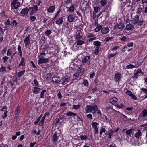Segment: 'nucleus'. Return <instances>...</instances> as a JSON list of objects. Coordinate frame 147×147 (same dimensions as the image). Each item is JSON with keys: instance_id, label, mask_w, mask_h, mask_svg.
<instances>
[{"instance_id": "obj_37", "label": "nucleus", "mask_w": 147, "mask_h": 147, "mask_svg": "<svg viewBox=\"0 0 147 147\" xmlns=\"http://www.w3.org/2000/svg\"><path fill=\"white\" fill-rule=\"evenodd\" d=\"M76 38L77 40H80L82 36L80 35L79 32H77Z\"/></svg>"}, {"instance_id": "obj_33", "label": "nucleus", "mask_w": 147, "mask_h": 147, "mask_svg": "<svg viewBox=\"0 0 147 147\" xmlns=\"http://www.w3.org/2000/svg\"><path fill=\"white\" fill-rule=\"evenodd\" d=\"M80 138L81 139V140H85L86 139L87 137V136L86 135H83V134H82L80 136Z\"/></svg>"}, {"instance_id": "obj_9", "label": "nucleus", "mask_w": 147, "mask_h": 147, "mask_svg": "<svg viewBox=\"0 0 147 147\" xmlns=\"http://www.w3.org/2000/svg\"><path fill=\"white\" fill-rule=\"evenodd\" d=\"M76 16L72 14L69 15L67 17V20L70 22H72L75 21Z\"/></svg>"}, {"instance_id": "obj_31", "label": "nucleus", "mask_w": 147, "mask_h": 147, "mask_svg": "<svg viewBox=\"0 0 147 147\" xmlns=\"http://www.w3.org/2000/svg\"><path fill=\"white\" fill-rule=\"evenodd\" d=\"M51 33V30H47L45 33V34L47 36H49L50 34Z\"/></svg>"}, {"instance_id": "obj_20", "label": "nucleus", "mask_w": 147, "mask_h": 147, "mask_svg": "<svg viewBox=\"0 0 147 147\" xmlns=\"http://www.w3.org/2000/svg\"><path fill=\"white\" fill-rule=\"evenodd\" d=\"M40 90V88L38 87H34L33 91V93L35 94H38L39 93Z\"/></svg>"}, {"instance_id": "obj_40", "label": "nucleus", "mask_w": 147, "mask_h": 147, "mask_svg": "<svg viewBox=\"0 0 147 147\" xmlns=\"http://www.w3.org/2000/svg\"><path fill=\"white\" fill-rule=\"evenodd\" d=\"M12 54V50L11 49H9L7 51V56H10Z\"/></svg>"}, {"instance_id": "obj_5", "label": "nucleus", "mask_w": 147, "mask_h": 147, "mask_svg": "<svg viewBox=\"0 0 147 147\" xmlns=\"http://www.w3.org/2000/svg\"><path fill=\"white\" fill-rule=\"evenodd\" d=\"M29 12L30 15H33L38 10V8L37 5H34L33 7H30L29 9Z\"/></svg>"}, {"instance_id": "obj_18", "label": "nucleus", "mask_w": 147, "mask_h": 147, "mask_svg": "<svg viewBox=\"0 0 147 147\" xmlns=\"http://www.w3.org/2000/svg\"><path fill=\"white\" fill-rule=\"evenodd\" d=\"M142 134L141 132L139 130H138V131L135 134L134 136L137 139H139L141 138Z\"/></svg>"}, {"instance_id": "obj_55", "label": "nucleus", "mask_w": 147, "mask_h": 147, "mask_svg": "<svg viewBox=\"0 0 147 147\" xmlns=\"http://www.w3.org/2000/svg\"><path fill=\"white\" fill-rule=\"evenodd\" d=\"M30 20L32 22L34 21L36 19V17L34 16H30Z\"/></svg>"}, {"instance_id": "obj_13", "label": "nucleus", "mask_w": 147, "mask_h": 147, "mask_svg": "<svg viewBox=\"0 0 147 147\" xmlns=\"http://www.w3.org/2000/svg\"><path fill=\"white\" fill-rule=\"evenodd\" d=\"M48 61V59L43 58H40L39 59L38 61V64H40L43 63H45Z\"/></svg>"}, {"instance_id": "obj_19", "label": "nucleus", "mask_w": 147, "mask_h": 147, "mask_svg": "<svg viewBox=\"0 0 147 147\" xmlns=\"http://www.w3.org/2000/svg\"><path fill=\"white\" fill-rule=\"evenodd\" d=\"M52 81L55 83H59L61 80L60 78L57 77H54L52 78Z\"/></svg>"}, {"instance_id": "obj_56", "label": "nucleus", "mask_w": 147, "mask_h": 147, "mask_svg": "<svg viewBox=\"0 0 147 147\" xmlns=\"http://www.w3.org/2000/svg\"><path fill=\"white\" fill-rule=\"evenodd\" d=\"M113 38V37H108L105 38V40L106 42H108Z\"/></svg>"}, {"instance_id": "obj_24", "label": "nucleus", "mask_w": 147, "mask_h": 147, "mask_svg": "<svg viewBox=\"0 0 147 147\" xmlns=\"http://www.w3.org/2000/svg\"><path fill=\"white\" fill-rule=\"evenodd\" d=\"M134 27V26L132 24H129L126 25L125 29L128 30H130L132 29Z\"/></svg>"}, {"instance_id": "obj_38", "label": "nucleus", "mask_w": 147, "mask_h": 147, "mask_svg": "<svg viewBox=\"0 0 147 147\" xmlns=\"http://www.w3.org/2000/svg\"><path fill=\"white\" fill-rule=\"evenodd\" d=\"M76 43L77 45H81L84 43V42L82 40H79L77 41Z\"/></svg>"}, {"instance_id": "obj_2", "label": "nucleus", "mask_w": 147, "mask_h": 147, "mask_svg": "<svg viewBox=\"0 0 147 147\" xmlns=\"http://www.w3.org/2000/svg\"><path fill=\"white\" fill-rule=\"evenodd\" d=\"M139 16L138 15H135L134 17L132 18L131 22L133 24H137V25L139 26H141L142 24L143 21L141 20V19L139 21Z\"/></svg>"}, {"instance_id": "obj_51", "label": "nucleus", "mask_w": 147, "mask_h": 147, "mask_svg": "<svg viewBox=\"0 0 147 147\" xmlns=\"http://www.w3.org/2000/svg\"><path fill=\"white\" fill-rule=\"evenodd\" d=\"M78 71H80V72L81 73H84V69L82 67H79L78 69Z\"/></svg>"}, {"instance_id": "obj_61", "label": "nucleus", "mask_w": 147, "mask_h": 147, "mask_svg": "<svg viewBox=\"0 0 147 147\" xmlns=\"http://www.w3.org/2000/svg\"><path fill=\"white\" fill-rule=\"evenodd\" d=\"M87 117L90 119H92V114H89L87 115Z\"/></svg>"}, {"instance_id": "obj_23", "label": "nucleus", "mask_w": 147, "mask_h": 147, "mask_svg": "<svg viewBox=\"0 0 147 147\" xmlns=\"http://www.w3.org/2000/svg\"><path fill=\"white\" fill-rule=\"evenodd\" d=\"M25 61L24 58L23 57H22L21 61L18 65L19 67H20L21 66H24L25 65Z\"/></svg>"}, {"instance_id": "obj_41", "label": "nucleus", "mask_w": 147, "mask_h": 147, "mask_svg": "<svg viewBox=\"0 0 147 147\" xmlns=\"http://www.w3.org/2000/svg\"><path fill=\"white\" fill-rule=\"evenodd\" d=\"M124 27V25L122 24H119L117 25V27L119 29H121Z\"/></svg>"}, {"instance_id": "obj_16", "label": "nucleus", "mask_w": 147, "mask_h": 147, "mask_svg": "<svg viewBox=\"0 0 147 147\" xmlns=\"http://www.w3.org/2000/svg\"><path fill=\"white\" fill-rule=\"evenodd\" d=\"M63 18L61 17L58 19L56 22V24L59 25L62 24L63 22Z\"/></svg>"}, {"instance_id": "obj_3", "label": "nucleus", "mask_w": 147, "mask_h": 147, "mask_svg": "<svg viewBox=\"0 0 147 147\" xmlns=\"http://www.w3.org/2000/svg\"><path fill=\"white\" fill-rule=\"evenodd\" d=\"M20 5V3L17 1L13 0L11 3V10L16 9L18 8Z\"/></svg>"}, {"instance_id": "obj_57", "label": "nucleus", "mask_w": 147, "mask_h": 147, "mask_svg": "<svg viewBox=\"0 0 147 147\" xmlns=\"http://www.w3.org/2000/svg\"><path fill=\"white\" fill-rule=\"evenodd\" d=\"M106 110L107 111H109V110L110 109H112L113 110V109L112 106L110 105L107 107L106 108Z\"/></svg>"}, {"instance_id": "obj_36", "label": "nucleus", "mask_w": 147, "mask_h": 147, "mask_svg": "<svg viewBox=\"0 0 147 147\" xmlns=\"http://www.w3.org/2000/svg\"><path fill=\"white\" fill-rule=\"evenodd\" d=\"M100 51V48L98 47H96L95 51H94V53L96 55H98V52H99Z\"/></svg>"}, {"instance_id": "obj_64", "label": "nucleus", "mask_w": 147, "mask_h": 147, "mask_svg": "<svg viewBox=\"0 0 147 147\" xmlns=\"http://www.w3.org/2000/svg\"><path fill=\"white\" fill-rule=\"evenodd\" d=\"M119 47L118 46H115L114 47L112 48V49L114 50H116L118 49H119Z\"/></svg>"}, {"instance_id": "obj_8", "label": "nucleus", "mask_w": 147, "mask_h": 147, "mask_svg": "<svg viewBox=\"0 0 147 147\" xmlns=\"http://www.w3.org/2000/svg\"><path fill=\"white\" fill-rule=\"evenodd\" d=\"M61 80L62 81V84L63 85L66 84L68 82H69L70 81V78L66 76L62 78Z\"/></svg>"}, {"instance_id": "obj_46", "label": "nucleus", "mask_w": 147, "mask_h": 147, "mask_svg": "<svg viewBox=\"0 0 147 147\" xmlns=\"http://www.w3.org/2000/svg\"><path fill=\"white\" fill-rule=\"evenodd\" d=\"M117 52H115L114 54H110L108 56V58H110L111 57H112L115 55H117Z\"/></svg>"}, {"instance_id": "obj_12", "label": "nucleus", "mask_w": 147, "mask_h": 147, "mask_svg": "<svg viewBox=\"0 0 147 147\" xmlns=\"http://www.w3.org/2000/svg\"><path fill=\"white\" fill-rule=\"evenodd\" d=\"M139 66V65L137 63V64H135V65L133 64H129L126 66V68L127 69H131L133 68H136Z\"/></svg>"}, {"instance_id": "obj_32", "label": "nucleus", "mask_w": 147, "mask_h": 147, "mask_svg": "<svg viewBox=\"0 0 147 147\" xmlns=\"http://www.w3.org/2000/svg\"><path fill=\"white\" fill-rule=\"evenodd\" d=\"M93 44L97 46H100L101 45V42L98 41H96L94 42Z\"/></svg>"}, {"instance_id": "obj_62", "label": "nucleus", "mask_w": 147, "mask_h": 147, "mask_svg": "<svg viewBox=\"0 0 147 147\" xmlns=\"http://www.w3.org/2000/svg\"><path fill=\"white\" fill-rule=\"evenodd\" d=\"M7 107L6 106H4L1 109V111H3L6 110L7 109Z\"/></svg>"}, {"instance_id": "obj_14", "label": "nucleus", "mask_w": 147, "mask_h": 147, "mask_svg": "<svg viewBox=\"0 0 147 147\" xmlns=\"http://www.w3.org/2000/svg\"><path fill=\"white\" fill-rule=\"evenodd\" d=\"M30 36L29 35L25 38L24 40V42L25 43V46L26 47H27L28 45H29L30 43Z\"/></svg>"}, {"instance_id": "obj_21", "label": "nucleus", "mask_w": 147, "mask_h": 147, "mask_svg": "<svg viewBox=\"0 0 147 147\" xmlns=\"http://www.w3.org/2000/svg\"><path fill=\"white\" fill-rule=\"evenodd\" d=\"M109 30V29L108 28H102L101 29V32L103 34L108 33Z\"/></svg>"}, {"instance_id": "obj_52", "label": "nucleus", "mask_w": 147, "mask_h": 147, "mask_svg": "<svg viewBox=\"0 0 147 147\" xmlns=\"http://www.w3.org/2000/svg\"><path fill=\"white\" fill-rule=\"evenodd\" d=\"M114 131L112 130H109L107 134H110V135H113L114 133Z\"/></svg>"}, {"instance_id": "obj_59", "label": "nucleus", "mask_w": 147, "mask_h": 147, "mask_svg": "<svg viewBox=\"0 0 147 147\" xmlns=\"http://www.w3.org/2000/svg\"><path fill=\"white\" fill-rule=\"evenodd\" d=\"M127 40V38L125 36H124L123 37H122L121 39L120 40L121 41L125 42Z\"/></svg>"}, {"instance_id": "obj_4", "label": "nucleus", "mask_w": 147, "mask_h": 147, "mask_svg": "<svg viewBox=\"0 0 147 147\" xmlns=\"http://www.w3.org/2000/svg\"><path fill=\"white\" fill-rule=\"evenodd\" d=\"M92 125L94 129V131L95 134H97L98 132L99 124L96 122H93L92 123Z\"/></svg>"}, {"instance_id": "obj_58", "label": "nucleus", "mask_w": 147, "mask_h": 147, "mask_svg": "<svg viewBox=\"0 0 147 147\" xmlns=\"http://www.w3.org/2000/svg\"><path fill=\"white\" fill-rule=\"evenodd\" d=\"M141 90L142 91V92H144L145 93H147V89L145 88H141Z\"/></svg>"}, {"instance_id": "obj_47", "label": "nucleus", "mask_w": 147, "mask_h": 147, "mask_svg": "<svg viewBox=\"0 0 147 147\" xmlns=\"http://www.w3.org/2000/svg\"><path fill=\"white\" fill-rule=\"evenodd\" d=\"M6 71V69L5 67L3 66H1L0 68V72H3L4 71Z\"/></svg>"}, {"instance_id": "obj_22", "label": "nucleus", "mask_w": 147, "mask_h": 147, "mask_svg": "<svg viewBox=\"0 0 147 147\" xmlns=\"http://www.w3.org/2000/svg\"><path fill=\"white\" fill-rule=\"evenodd\" d=\"M55 8V5L51 6L48 9L47 11L49 13H53L54 11Z\"/></svg>"}, {"instance_id": "obj_45", "label": "nucleus", "mask_w": 147, "mask_h": 147, "mask_svg": "<svg viewBox=\"0 0 147 147\" xmlns=\"http://www.w3.org/2000/svg\"><path fill=\"white\" fill-rule=\"evenodd\" d=\"M63 119V117H60L59 118L57 119L56 122L55 123V125H56L59 122L60 120H62Z\"/></svg>"}, {"instance_id": "obj_44", "label": "nucleus", "mask_w": 147, "mask_h": 147, "mask_svg": "<svg viewBox=\"0 0 147 147\" xmlns=\"http://www.w3.org/2000/svg\"><path fill=\"white\" fill-rule=\"evenodd\" d=\"M142 113H143L142 116L143 117H145L147 116V109H144Z\"/></svg>"}, {"instance_id": "obj_15", "label": "nucleus", "mask_w": 147, "mask_h": 147, "mask_svg": "<svg viewBox=\"0 0 147 147\" xmlns=\"http://www.w3.org/2000/svg\"><path fill=\"white\" fill-rule=\"evenodd\" d=\"M59 138L58 136H57V133H54L53 136V141L55 144H57L58 142V140Z\"/></svg>"}, {"instance_id": "obj_27", "label": "nucleus", "mask_w": 147, "mask_h": 147, "mask_svg": "<svg viewBox=\"0 0 147 147\" xmlns=\"http://www.w3.org/2000/svg\"><path fill=\"white\" fill-rule=\"evenodd\" d=\"M133 130V129H131L129 130H127L125 131V133L127 136H131L132 131Z\"/></svg>"}, {"instance_id": "obj_6", "label": "nucleus", "mask_w": 147, "mask_h": 147, "mask_svg": "<svg viewBox=\"0 0 147 147\" xmlns=\"http://www.w3.org/2000/svg\"><path fill=\"white\" fill-rule=\"evenodd\" d=\"M20 107L18 106L14 112V114L15 117L14 119L15 121H16L18 120L19 117V114L20 113Z\"/></svg>"}, {"instance_id": "obj_42", "label": "nucleus", "mask_w": 147, "mask_h": 147, "mask_svg": "<svg viewBox=\"0 0 147 147\" xmlns=\"http://www.w3.org/2000/svg\"><path fill=\"white\" fill-rule=\"evenodd\" d=\"M106 131V130L103 127H101L100 128V135L101 136L102 134L103 133H105Z\"/></svg>"}, {"instance_id": "obj_28", "label": "nucleus", "mask_w": 147, "mask_h": 147, "mask_svg": "<svg viewBox=\"0 0 147 147\" xmlns=\"http://www.w3.org/2000/svg\"><path fill=\"white\" fill-rule=\"evenodd\" d=\"M74 7V5H72L67 10V11L69 12H74L75 9Z\"/></svg>"}, {"instance_id": "obj_1", "label": "nucleus", "mask_w": 147, "mask_h": 147, "mask_svg": "<svg viewBox=\"0 0 147 147\" xmlns=\"http://www.w3.org/2000/svg\"><path fill=\"white\" fill-rule=\"evenodd\" d=\"M98 109V107L96 105L94 104L92 106L89 105L86 107L85 108V112L87 113L91 112L93 113H94L96 112Z\"/></svg>"}, {"instance_id": "obj_43", "label": "nucleus", "mask_w": 147, "mask_h": 147, "mask_svg": "<svg viewBox=\"0 0 147 147\" xmlns=\"http://www.w3.org/2000/svg\"><path fill=\"white\" fill-rule=\"evenodd\" d=\"M80 107V104H78L76 105H73L72 109H77L79 108Z\"/></svg>"}, {"instance_id": "obj_10", "label": "nucleus", "mask_w": 147, "mask_h": 147, "mask_svg": "<svg viewBox=\"0 0 147 147\" xmlns=\"http://www.w3.org/2000/svg\"><path fill=\"white\" fill-rule=\"evenodd\" d=\"M28 11H29V9H28L27 8H24L20 12L21 16H26L27 15Z\"/></svg>"}, {"instance_id": "obj_17", "label": "nucleus", "mask_w": 147, "mask_h": 147, "mask_svg": "<svg viewBox=\"0 0 147 147\" xmlns=\"http://www.w3.org/2000/svg\"><path fill=\"white\" fill-rule=\"evenodd\" d=\"M118 100V99L115 97H113L110 99L109 100V102L113 105L115 104Z\"/></svg>"}, {"instance_id": "obj_60", "label": "nucleus", "mask_w": 147, "mask_h": 147, "mask_svg": "<svg viewBox=\"0 0 147 147\" xmlns=\"http://www.w3.org/2000/svg\"><path fill=\"white\" fill-rule=\"evenodd\" d=\"M34 82L35 84V86H36L38 87V82L36 79H34Z\"/></svg>"}, {"instance_id": "obj_39", "label": "nucleus", "mask_w": 147, "mask_h": 147, "mask_svg": "<svg viewBox=\"0 0 147 147\" xmlns=\"http://www.w3.org/2000/svg\"><path fill=\"white\" fill-rule=\"evenodd\" d=\"M82 84H84L85 86L86 87H88L89 85L88 82L86 80H85L84 81L82 82Z\"/></svg>"}, {"instance_id": "obj_25", "label": "nucleus", "mask_w": 147, "mask_h": 147, "mask_svg": "<svg viewBox=\"0 0 147 147\" xmlns=\"http://www.w3.org/2000/svg\"><path fill=\"white\" fill-rule=\"evenodd\" d=\"M90 58V57L89 56L85 57L82 59V63H86Z\"/></svg>"}, {"instance_id": "obj_26", "label": "nucleus", "mask_w": 147, "mask_h": 147, "mask_svg": "<svg viewBox=\"0 0 147 147\" xmlns=\"http://www.w3.org/2000/svg\"><path fill=\"white\" fill-rule=\"evenodd\" d=\"M87 6V3L86 1L84 2L81 6V8L83 10H86L87 9L86 6Z\"/></svg>"}, {"instance_id": "obj_50", "label": "nucleus", "mask_w": 147, "mask_h": 147, "mask_svg": "<svg viewBox=\"0 0 147 147\" xmlns=\"http://www.w3.org/2000/svg\"><path fill=\"white\" fill-rule=\"evenodd\" d=\"M41 117H42L41 115H40V116H39L38 117V119H37V120L35 121L34 122V123L35 125H36L38 123L39 121L41 119Z\"/></svg>"}, {"instance_id": "obj_54", "label": "nucleus", "mask_w": 147, "mask_h": 147, "mask_svg": "<svg viewBox=\"0 0 147 147\" xmlns=\"http://www.w3.org/2000/svg\"><path fill=\"white\" fill-rule=\"evenodd\" d=\"M95 12L97 13L98 12V10L100 9V8L98 7H96L94 8Z\"/></svg>"}, {"instance_id": "obj_34", "label": "nucleus", "mask_w": 147, "mask_h": 147, "mask_svg": "<svg viewBox=\"0 0 147 147\" xmlns=\"http://www.w3.org/2000/svg\"><path fill=\"white\" fill-rule=\"evenodd\" d=\"M25 71L24 70L21 71L20 72H19L18 73V76L19 77H20L22 76V75H23V74L25 72Z\"/></svg>"}, {"instance_id": "obj_29", "label": "nucleus", "mask_w": 147, "mask_h": 147, "mask_svg": "<svg viewBox=\"0 0 147 147\" xmlns=\"http://www.w3.org/2000/svg\"><path fill=\"white\" fill-rule=\"evenodd\" d=\"M64 2L65 3V6L67 7L68 6L69 3H71L72 2V0H64Z\"/></svg>"}, {"instance_id": "obj_48", "label": "nucleus", "mask_w": 147, "mask_h": 147, "mask_svg": "<svg viewBox=\"0 0 147 147\" xmlns=\"http://www.w3.org/2000/svg\"><path fill=\"white\" fill-rule=\"evenodd\" d=\"M102 28V27L101 26H98L97 28H96L95 29V31L96 32H98L99 31L101 28Z\"/></svg>"}, {"instance_id": "obj_53", "label": "nucleus", "mask_w": 147, "mask_h": 147, "mask_svg": "<svg viewBox=\"0 0 147 147\" xmlns=\"http://www.w3.org/2000/svg\"><path fill=\"white\" fill-rule=\"evenodd\" d=\"M7 48L6 47H4L3 49L2 50L1 53L2 55H4L5 54Z\"/></svg>"}, {"instance_id": "obj_35", "label": "nucleus", "mask_w": 147, "mask_h": 147, "mask_svg": "<svg viewBox=\"0 0 147 147\" xmlns=\"http://www.w3.org/2000/svg\"><path fill=\"white\" fill-rule=\"evenodd\" d=\"M107 0H101L100 3L102 6H105L107 4Z\"/></svg>"}, {"instance_id": "obj_11", "label": "nucleus", "mask_w": 147, "mask_h": 147, "mask_svg": "<svg viewBox=\"0 0 147 147\" xmlns=\"http://www.w3.org/2000/svg\"><path fill=\"white\" fill-rule=\"evenodd\" d=\"M66 115L68 116L72 117L73 118H74L73 117L74 116H76L78 119H80V118L78 115H76L75 113L71 112H69L67 113Z\"/></svg>"}, {"instance_id": "obj_49", "label": "nucleus", "mask_w": 147, "mask_h": 147, "mask_svg": "<svg viewBox=\"0 0 147 147\" xmlns=\"http://www.w3.org/2000/svg\"><path fill=\"white\" fill-rule=\"evenodd\" d=\"M142 11V8H138L137 9L136 13L138 14H140Z\"/></svg>"}, {"instance_id": "obj_63", "label": "nucleus", "mask_w": 147, "mask_h": 147, "mask_svg": "<svg viewBox=\"0 0 147 147\" xmlns=\"http://www.w3.org/2000/svg\"><path fill=\"white\" fill-rule=\"evenodd\" d=\"M98 90L97 88L96 87H95L94 88H93L92 89V91L94 93L95 92L97 91Z\"/></svg>"}, {"instance_id": "obj_30", "label": "nucleus", "mask_w": 147, "mask_h": 147, "mask_svg": "<svg viewBox=\"0 0 147 147\" xmlns=\"http://www.w3.org/2000/svg\"><path fill=\"white\" fill-rule=\"evenodd\" d=\"M46 91V90L45 89L43 90L40 94V98H43L44 97V93Z\"/></svg>"}, {"instance_id": "obj_7", "label": "nucleus", "mask_w": 147, "mask_h": 147, "mask_svg": "<svg viewBox=\"0 0 147 147\" xmlns=\"http://www.w3.org/2000/svg\"><path fill=\"white\" fill-rule=\"evenodd\" d=\"M122 75L119 73H117L114 76V80L117 82H118L122 78Z\"/></svg>"}]
</instances>
